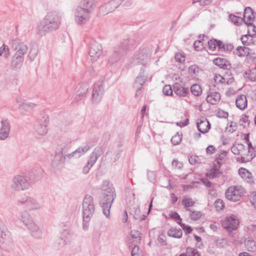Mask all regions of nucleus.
<instances>
[{"label":"nucleus","instance_id":"63","mask_svg":"<svg viewBox=\"0 0 256 256\" xmlns=\"http://www.w3.org/2000/svg\"><path fill=\"white\" fill-rule=\"evenodd\" d=\"M175 58L177 62H182L185 60V56L180 53H176L175 55Z\"/></svg>","mask_w":256,"mask_h":256},{"label":"nucleus","instance_id":"48","mask_svg":"<svg viewBox=\"0 0 256 256\" xmlns=\"http://www.w3.org/2000/svg\"><path fill=\"white\" fill-rule=\"evenodd\" d=\"M36 104L33 103H24L20 106V108L26 110V112L30 111L34 106Z\"/></svg>","mask_w":256,"mask_h":256},{"label":"nucleus","instance_id":"25","mask_svg":"<svg viewBox=\"0 0 256 256\" xmlns=\"http://www.w3.org/2000/svg\"><path fill=\"white\" fill-rule=\"evenodd\" d=\"M213 62L214 64L224 69L229 70L231 68V64L225 58H216L214 60Z\"/></svg>","mask_w":256,"mask_h":256},{"label":"nucleus","instance_id":"58","mask_svg":"<svg viewBox=\"0 0 256 256\" xmlns=\"http://www.w3.org/2000/svg\"><path fill=\"white\" fill-rule=\"evenodd\" d=\"M216 242V246L220 248H222L226 244L227 241L226 239L222 238L217 240Z\"/></svg>","mask_w":256,"mask_h":256},{"label":"nucleus","instance_id":"6","mask_svg":"<svg viewBox=\"0 0 256 256\" xmlns=\"http://www.w3.org/2000/svg\"><path fill=\"white\" fill-rule=\"evenodd\" d=\"M14 248V243L10 234L0 222V248L9 251Z\"/></svg>","mask_w":256,"mask_h":256},{"label":"nucleus","instance_id":"5","mask_svg":"<svg viewBox=\"0 0 256 256\" xmlns=\"http://www.w3.org/2000/svg\"><path fill=\"white\" fill-rule=\"evenodd\" d=\"M95 212L93 198L88 194L86 195L82 203V214L84 222H88Z\"/></svg>","mask_w":256,"mask_h":256},{"label":"nucleus","instance_id":"16","mask_svg":"<svg viewBox=\"0 0 256 256\" xmlns=\"http://www.w3.org/2000/svg\"><path fill=\"white\" fill-rule=\"evenodd\" d=\"M243 16L244 22L248 25L249 28H253V30L255 31L256 26L251 22L254 18V12L252 9L248 6L246 8Z\"/></svg>","mask_w":256,"mask_h":256},{"label":"nucleus","instance_id":"2","mask_svg":"<svg viewBox=\"0 0 256 256\" xmlns=\"http://www.w3.org/2000/svg\"><path fill=\"white\" fill-rule=\"evenodd\" d=\"M134 42L133 40L126 38L114 46L112 52L108 54V63L112 64H116L125 56L129 50L130 45Z\"/></svg>","mask_w":256,"mask_h":256},{"label":"nucleus","instance_id":"12","mask_svg":"<svg viewBox=\"0 0 256 256\" xmlns=\"http://www.w3.org/2000/svg\"><path fill=\"white\" fill-rule=\"evenodd\" d=\"M18 202L24 205L27 208L30 210L39 209L42 207V204L40 202L29 196H24L22 198L18 200Z\"/></svg>","mask_w":256,"mask_h":256},{"label":"nucleus","instance_id":"46","mask_svg":"<svg viewBox=\"0 0 256 256\" xmlns=\"http://www.w3.org/2000/svg\"><path fill=\"white\" fill-rule=\"evenodd\" d=\"M214 206L217 211H220L224 209V203L221 199H218L214 202Z\"/></svg>","mask_w":256,"mask_h":256},{"label":"nucleus","instance_id":"37","mask_svg":"<svg viewBox=\"0 0 256 256\" xmlns=\"http://www.w3.org/2000/svg\"><path fill=\"white\" fill-rule=\"evenodd\" d=\"M226 154L227 152L226 151H222L218 156L216 158V164L218 165V166H220L221 164L224 162Z\"/></svg>","mask_w":256,"mask_h":256},{"label":"nucleus","instance_id":"32","mask_svg":"<svg viewBox=\"0 0 256 256\" xmlns=\"http://www.w3.org/2000/svg\"><path fill=\"white\" fill-rule=\"evenodd\" d=\"M168 235L171 237L180 238L182 235V230L180 228H172L168 232Z\"/></svg>","mask_w":256,"mask_h":256},{"label":"nucleus","instance_id":"1","mask_svg":"<svg viewBox=\"0 0 256 256\" xmlns=\"http://www.w3.org/2000/svg\"><path fill=\"white\" fill-rule=\"evenodd\" d=\"M60 22L61 18L58 12L54 11L48 12L38 26L37 34L42 36L46 33L58 29Z\"/></svg>","mask_w":256,"mask_h":256},{"label":"nucleus","instance_id":"40","mask_svg":"<svg viewBox=\"0 0 256 256\" xmlns=\"http://www.w3.org/2000/svg\"><path fill=\"white\" fill-rule=\"evenodd\" d=\"M191 92L195 96H199L202 92V89L200 85L194 84L190 87Z\"/></svg>","mask_w":256,"mask_h":256},{"label":"nucleus","instance_id":"64","mask_svg":"<svg viewBox=\"0 0 256 256\" xmlns=\"http://www.w3.org/2000/svg\"><path fill=\"white\" fill-rule=\"evenodd\" d=\"M145 68H146V66H142V67L140 68V72L138 75H141L142 78H148V74L147 72H146Z\"/></svg>","mask_w":256,"mask_h":256},{"label":"nucleus","instance_id":"14","mask_svg":"<svg viewBox=\"0 0 256 256\" xmlns=\"http://www.w3.org/2000/svg\"><path fill=\"white\" fill-rule=\"evenodd\" d=\"M237 148H238L241 157L239 158V161L242 162H250L254 157L252 153L249 150H247L246 146L242 144H236Z\"/></svg>","mask_w":256,"mask_h":256},{"label":"nucleus","instance_id":"52","mask_svg":"<svg viewBox=\"0 0 256 256\" xmlns=\"http://www.w3.org/2000/svg\"><path fill=\"white\" fill-rule=\"evenodd\" d=\"M195 50L198 51L204 48L203 42L201 40H197L194 44Z\"/></svg>","mask_w":256,"mask_h":256},{"label":"nucleus","instance_id":"8","mask_svg":"<svg viewBox=\"0 0 256 256\" xmlns=\"http://www.w3.org/2000/svg\"><path fill=\"white\" fill-rule=\"evenodd\" d=\"M102 47L100 44L94 40L90 41L89 46V54L92 62H95L100 58L102 54Z\"/></svg>","mask_w":256,"mask_h":256},{"label":"nucleus","instance_id":"27","mask_svg":"<svg viewBox=\"0 0 256 256\" xmlns=\"http://www.w3.org/2000/svg\"><path fill=\"white\" fill-rule=\"evenodd\" d=\"M220 94L219 92H210L206 98V102L212 104H215L220 99Z\"/></svg>","mask_w":256,"mask_h":256},{"label":"nucleus","instance_id":"3","mask_svg":"<svg viewBox=\"0 0 256 256\" xmlns=\"http://www.w3.org/2000/svg\"><path fill=\"white\" fill-rule=\"evenodd\" d=\"M102 190L104 192L100 204L102 208L103 214L107 218H110V210L116 197V191L112 185L102 186Z\"/></svg>","mask_w":256,"mask_h":256},{"label":"nucleus","instance_id":"59","mask_svg":"<svg viewBox=\"0 0 256 256\" xmlns=\"http://www.w3.org/2000/svg\"><path fill=\"white\" fill-rule=\"evenodd\" d=\"M250 202L256 208V192H253L250 194Z\"/></svg>","mask_w":256,"mask_h":256},{"label":"nucleus","instance_id":"45","mask_svg":"<svg viewBox=\"0 0 256 256\" xmlns=\"http://www.w3.org/2000/svg\"><path fill=\"white\" fill-rule=\"evenodd\" d=\"M88 16L80 15V16H75L76 22L78 24H84L87 20Z\"/></svg>","mask_w":256,"mask_h":256},{"label":"nucleus","instance_id":"57","mask_svg":"<svg viewBox=\"0 0 256 256\" xmlns=\"http://www.w3.org/2000/svg\"><path fill=\"white\" fill-rule=\"evenodd\" d=\"M234 46L232 44H224V46L223 47L222 50L226 52H230L234 50Z\"/></svg>","mask_w":256,"mask_h":256},{"label":"nucleus","instance_id":"62","mask_svg":"<svg viewBox=\"0 0 256 256\" xmlns=\"http://www.w3.org/2000/svg\"><path fill=\"white\" fill-rule=\"evenodd\" d=\"M180 226L182 228V229L184 230L186 234H190L192 232V229L190 226H186L184 224H182L180 225Z\"/></svg>","mask_w":256,"mask_h":256},{"label":"nucleus","instance_id":"56","mask_svg":"<svg viewBox=\"0 0 256 256\" xmlns=\"http://www.w3.org/2000/svg\"><path fill=\"white\" fill-rule=\"evenodd\" d=\"M36 55L37 50L34 48H30L28 56L30 61L34 60L35 58L36 57Z\"/></svg>","mask_w":256,"mask_h":256},{"label":"nucleus","instance_id":"38","mask_svg":"<svg viewBox=\"0 0 256 256\" xmlns=\"http://www.w3.org/2000/svg\"><path fill=\"white\" fill-rule=\"evenodd\" d=\"M146 80L147 78H142L141 75H138L134 82V88H138L139 86L142 88V86Z\"/></svg>","mask_w":256,"mask_h":256},{"label":"nucleus","instance_id":"20","mask_svg":"<svg viewBox=\"0 0 256 256\" xmlns=\"http://www.w3.org/2000/svg\"><path fill=\"white\" fill-rule=\"evenodd\" d=\"M102 154V148L101 146L96 148L91 153L89 160L88 162V164L92 166L96 162L98 158Z\"/></svg>","mask_w":256,"mask_h":256},{"label":"nucleus","instance_id":"11","mask_svg":"<svg viewBox=\"0 0 256 256\" xmlns=\"http://www.w3.org/2000/svg\"><path fill=\"white\" fill-rule=\"evenodd\" d=\"M49 120L47 116L39 118L34 126L35 132L40 136H45L48 132V126Z\"/></svg>","mask_w":256,"mask_h":256},{"label":"nucleus","instance_id":"41","mask_svg":"<svg viewBox=\"0 0 256 256\" xmlns=\"http://www.w3.org/2000/svg\"><path fill=\"white\" fill-rule=\"evenodd\" d=\"M229 18L230 19V20L232 21V22L236 25L239 26L241 25L244 22V20L242 18H241L240 16H237L230 14L229 15Z\"/></svg>","mask_w":256,"mask_h":256},{"label":"nucleus","instance_id":"22","mask_svg":"<svg viewBox=\"0 0 256 256\" xmlns=\"http://www.w3.org/2000/svg\"><path fill=\"white\" fill-rule=\"evenodd\" d=\"M173 90L174 94L180 97L186 96L189 93L188 88L184 87L178 82L173 85Z\"/></svg>","mask_w":256,"mask_h":256},{"label":"nucleus","instance_id":"50","mask_svg":"<svg viewBox=\"0 0 256 256\" xmlns=\"http://www.w3.org/2000/svg\"><path fill=\"white\" fill-rule=\"evenodd\" d=\"M164 94L166 96H172L174 92L173 88L169 84L166 85L162 89Z\"/></svg>","mask_w":256,"mask_h":256},{"label":"nucleus","instance_id":"4","mask_svg":"<svg viewBox=\"0 0 256 256\" xmlns=\"http://www.w3.org/2000/svg\"><path fill=\"white\" fill-rule=\"evenodd\" d=\"M31 184L32 182L28 176L17 174L12 179L10 186L14 190L20 191L28 189Z\"/></svg>","mask_w":256,"mask_h":256},{"label":"nucleus","instance_id":"15","mask_svg":"<svg viewBox=\"0 0 256 256\" xmlns=\"http://www.w3.org/2000/svg\"><path fill=\"white\" fill-rule=\"evenodd\" d=\"M149 54L146 50L142 49L139 51L134 56V62L135 64H140L143 66H146L149 60Z\"/></svg>","mask_w":256,"mask_h":256},{"label":"nucleus","instance_id":"60","mask_svg":"<svg viewBox=\"0 0 256 256\" xmlns=\"http://www.w3.org/2000/svg\"><path fill=\"white\" fill-rule=\"evenodd\" d=\"M249 38H250L251 40L252 39V36L250 34H246L242 36L241 38V40L243 44H249L250 42H248Z\"/></svg>","mask_w":256,"mask_h":256},{"label":"nucleus","instance_id":"28","mask_svg":"<svg viewBox=\"0 0 256 256\" xmlns=\"http://www.w3.org/2000/svg\"><path fill=\"white\" fill-rule=\"evenodd\" d=\"M89 86L88 84L84 83L80 84L78 90L77 91V94L74 99L76 101L81 100L82 98L88 92Z\"/></svg>","mask_w":256,"mask_h":256},{"label":"nucleus","instance_id":"51","mask_svg":"<svg viewBox=\"0 0 256 256\" xmlns=\"http://www.w3.org/2000/svg\"><path fill=\"white\" fill-rule=\"evenodd\" d=\"M66 244V240L63 238H59L54 244V246L56 248H60Z\"/></svg>","mask_w":256,"mask_h":256},{"label":"nucleus","instance_id":"54","mask_svg":"<svg viewBox=\"0 0 256 256\" xmlns=\"http://www.w3.org/2000/svg\"><path fill=\"white\" fill-rule=\"evenodd\" d=\"M238 174L243 178L248 177L249 172L244 168H241L238 170Z\"/></svg>","mask_w":256,"mask_h":256},{"label":"nucleus","instance_id":"30","mask_svg":"<svg viewBox=\"0 0 256 256\" xmlns=\"http://www.w3.org/2000/svg\"><path fill=\"white\" fill-rule=\"evenodd\" d=\"M97 2V0H82L80 3L81 6L86 9H89L91 12Z\"/></svg>","mask_w":256,"mask_h":256},{"label":"nucleus","instance_id":"9","mask_svg":"<svg viewBox=\"0 0 256 256\" xmlns=\"http://www.w3.org/2000/svg\"><path fill=\"white\" fill-rule=\"evenodd\" d=\"M104 92V82L102 80L96 82L94 86L92 102L94 104L99 103L102 98Z\"/></svg>","mask_w":256,"mask_h":256},{"label":"nucleus","instance_id":"13","mask_svg":"<svg viewBox=\"0 0 256 256\" xmlns=\"http://www.w3.org/2000/svg\"><path fill=\"white\" fill-rule=\"evenodd\" d=\"M10 47L12 50L16 51V54L24 56L28 50V46L18 38L12 40Z\"/></svg>","mask_w":256,"mask_h":256},{"label":"nucleus","instance_id":"61","mask_svg":"<svg viewBox=\"0 0 256 256\" xmlns=\"http://www.w3.org/2000/svg\"><path fill=\"white\" fill-rule=\"evenodd\" d=\"M228 112L222 110H219L217 113L218 117L220 118H226L228 116Z\"/></svg>","mask_w":256,"mask_h":256},{"label":"nucleus","instance_id":"10","mask_svg":"<svg viewBox=\"0 0 256 256\" xmlns=\"http://www.w3.org/2000/svg\"><path fill=\"white\" fill-rule=\"evenodd\" d=\"M240 221L237 216L233 214L228 216L222 222V226L227 231L236 230L239 226Z\"/></svg>","mask_w":256,"mask_h":256},{"label":"nucleus","instance_id":"26","mask_svg":"<svg viewBox=\"0 0 256 256\" xmlns=\"http://www.w3.org/2000/svg\"><path fill=\"white\" fill-rule=\"evenodd\" d=\"M236 105L239 109L244 110L248 106L246 97L244 94L238 96L236 100Z\"/></svg>","mask_w":256,"mask_h":256},{"label":"nucleus","instance_id":"7","mask_svg":"<svg viewBox=\"0 0 256 256\" xmlns=\"http://www.w3.org/2000/svg\"><path fill=\"white\" fill-rule=\"evenodd\" d=\"M244 192V189L242 186H234L226 190L225 196L228 200L235 202L240 200Z\"/></svg>","mask_w":256,"mask_h":256},{"label":"nucleus","instance_id":"21","mask_svg":"<svg viewBox=\"0 0 256 256\" xmlns=\"http://www.w3.org/2000/svg\"><path fill=\"white\" fill-rule=\"evenodd\" d=\"M44 176V172L40 168H37L33 169L30 172V175L28 176L30 178V180L32 184L34 182L42 178Z\"/></svg>","mask_w":256,"mask_h":256},{"label":"nucleus","instance_id":"36","mask_svg":"<svg viewBox=\"0 0 256 256\" xmlns=\"http://www.w3.org/2000/svg\"><path fill=\"white\" fill-rule=\"evenodd\" d=\"M220 166H218V165L214 164V168L212 170L210 174V178H219L222 172L219 170V168Z\"/></svg>","mask_w":256,"mask_h":256},{"label":"nucleus","instance_id":"44","mask_svg":"<svg viewBox=\"0 0 256 256\" xmlns=\"http://www.w3.org/2000/svg\"><path fill=\"white\" fill-rule=\"evenodd\" d=\"M2 54L5 58H7L10 55L9 48L8 46L4 44L0 47V56H2Z\"/></svg>","mask_w":256,"mask_h":256},{"label":"nucleus","instance_id":"34","mask_svg":"<svg viewBox=\"0 0 256 256\" xmlns=\"http://www.w3.org/2000/svg\"><path fill=\"white\" fill-rule=\"evenodd\" d=\"M244 244L246 248L248 251L254 252L256 250V242L250 238H248L245 240Z\"/></svg>","mask_w":256,"mask_h":256},{"label":"nucleus","instance_id":"19","mask_svg":"<svg viewBox=\"0 0 256 256\" xmlns=\"http://www.w3.org/2000/svg\"><path fill=\"white\" fill-rule=\"evenodd\" d=\"M196 124L198 130L202 134L208 132L210 128V122L204 118L198 119Z\"/></svg>","mask_w":256,"mask_h":256},{"label":"nucleus","instance_id":"29","mask_svg":"<svg viewBox=\"0 0 256 256\" xmlns=\"http://www.w3.org/2000/svg\"><path fill=\"white\" fill-rule=\"evenodd\" d=\"M130 214L133 215L134 218L136 220H142L146 219V216L144 214H142L140 206H137L136 207H134L131 210L130 212Z\"/></svg>","mask_w":256,"mask_h":256},{"label":"nucleus","instance_id":"43","mask_svg":"<svg viewBox=\"0 0 256 256\" xmlns=\"http://www.w3.org/2000/svg\"><path fill=\"white\" fill-rule=\"evenodd\" d=\"M182 140V134H180L179 132H177L175 135H174L171 138V142L172 144L176 146L180 144Z\"/></svg>","mask_w":256,"mask_h":256},{"label":"nucleus","instance_id":"55","mask_svg":"<svg viewBox=\"0 0 256 256\" xmlns=\"http://www.w3.org/2000/svg\"><path fill=\"white\" fill-rule=\"evenodd\" d=\"M249 78L251 81H256V67L250 70L249 74Z\"/></svg>","mask_w":256,"mask_h":256},{"label":"nucleus","instance_id":"49","mask_svg":"<svg viewBox=\"0 0 256 256\" xmlns=\"http://www.w3.org/2000/svg\"><path fill=\"white\" fill-rule=\"evenodd\" d=\"M191 213L190 214V217L192 220H196L200 219L202 216V213L199 211H190Z\"/></svg>","mask_w":256,"mask_h":256},{"label":"nucleus","instance_id":"35","mask_svg":"<svg viewBox=\"0 0 256 256\" xmlns=\"http://www.w3.org/2000/svg\"><path fill=\"white\" fill-rule=\"evenodd\" d=\"M90 147L89 145H86L84 147H79L76 150L74 151L76 154V158H80L82 154L87 152Z\"/></svg>","mask_w":256,"mask_h":256},{"label":"nucleus","instance_id":"33","mask_svg":"<svg viewBox=\"0 0 256 256\" xmlns=\"http://www.w3.org/2000/svg\"><path fill=\"white\" fill-rule=\"evenodd\" d=\"M16 216L25 225L32 220L30 214L26 211L18 212L16 214Z\"/></svg>","mask_w":256,"mask_h":256},{"label":"nucleus","instance_id":"18","mask_svg":"<svg viewBox=\"0 0 256 256\" xmlns=\"http://www.w3.org/2000/svg\"><path fill=\"white\" fill-rule=\"evenodd\" d=\"M66 153V151L64 150V148H62V150L56 154L52 162V166L58 168L62 167V164L66 161L65 158H64V154Z\"/></svg>","mask_w":256,"mask_h":256},{"label":"nucleus","instance_id":"53","mask_svg":"<svg viewBox=\"0 0 256 256\" xmlns=\"http://www.w3.org/2000/svg\"><path fill=\"white\" fill-rule=\"evenodd\" d=\"M208 48L210 50L214 51L216 48L217 40L212 39L210 40L208 42Z\"/></svg>","mask_w":256,"mask_h":256},{"label":"nucleus","instance_id":"17","mask_svg":"<svg viewBox=\"0 0 256 256\" xmlns=\"http://www.w3.org/2000/svg\"><path fill=\"white\" fill-rule=\"evenodd\" d=\"M0 140H4L9 136L10 130V122L7 118H3L0 122Z\"/></svg>","mask_w":256,"mask_h":256},{"label":"nucleus","instance_id":"31","mask_svg":"<svg viewBox=\"0 0 256 256\" xmlns=\"http://www.w3.org/2000/svg\"><path fill=\"white\" fill-rule=\"evenodd\" d=\"M250 52V49L248 47L239 46L236 48L234 54L240 57H242L248 56Z\"/></svg>","mask_w":256,"mask_h":256},{"label":"nucleus","instance_id":"47","mask_svg":"<svg viewBox=\"0 0 256 256\" xmlns=\"http://www.w3.org/2000/svg\"><path fill=\"white\" fill-rule=\"evenodd\" d=\"M218 78H220L219 80V82L225 86L229 85L232 84L234 81V78L233 77H232L228 79H226L222 76H218Z\"/></svg>","mask_w":256,"mask_h":256},{"label":"nucleus","instance_id":"39","mask_svg":"<svg viewBox=\"0 0 256 256\" xmlns=\"http://www.w3.org/2000/svg\"><path fill=\"white\" fill-rule=\"evenodd\" d=\"M90 12L89 9H86L81 5L78 7L76 9L75 16H80V15L88 16V14Z\"/></svg>","mask_w":256,"mask_h":256},{"label":"nucleus","instance_id":"23","mask_svg":"<svg viewBox=\"0 0 256 256\" xmlns=\"http://www.w3.org/2000/svg\"><path fill=\"white\" fill-rule=\"evenodd\" d=\"M24 56L20 54H14L12 58L10 66L12 68L17 69L20 68L24 61Z\"/></svg>","mask_w":256,"mask_h":256},{"label":"nucleus","instance_id":"42","mask_svg":"<svg viewBox=\"0 0 256 256\" xmlns=\"http://www.w3.org/2000/svg\"><path fill=\"white\" fill-rule=\"evenodd\" d=\"M182 204L184 206L188 211H190V210L188 208L192 206L195 203L191 198H184L182 200Z\"/></svg>","mask_w":256,"mask_h":256},{"label":"nucleus","instance_id":"24","mask_svg":"<svg viewBox=\"0 0 256 256\" xmlns=\"http://www.w3.org/2000/svg\"><path fill=\"white\" fill-rule=\"evenodd\" d=\"M26 226L28 227V229L32 232L34 236L37 238L40 236L41 232L39 227L34 222L32 219L28 224L26 223Z\"/></svg>","mask_w":256,"mask_h":256}]
</instances>
